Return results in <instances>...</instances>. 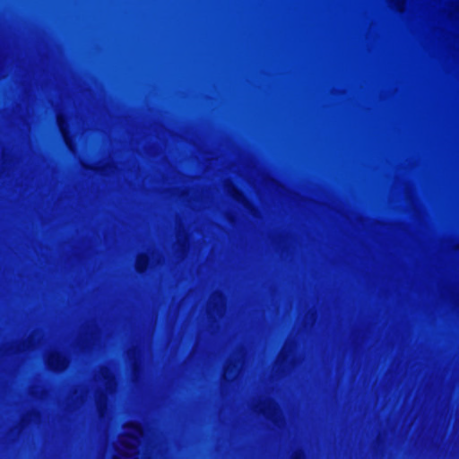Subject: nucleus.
<instances>
[{"label": "nucleus", "mask_w": 459, "mask_h": 459, "mask_svg": "<svg viewBox=\"0 0 459 459\" xmlns=\"http://www.w3.org/2000/svg\"><path fill=\"white\" fill-rule=\"evenodd\" d=\"M58 125H59V127L61 129V132L63 133V135L65 136V130L63 129V122H62L61 119L58 120Z\"/></svg>", "instance_id": "nucleus-4"}, {"label": "nucleus", "mask_w": 459, "mask_h": 459, "mask_svg": "<svg viewBox=\"0 0 459 459\" xmlns=\"http://www.w3.org/2000/svg\"><path fill=\"white\" fill-rule=\"evenodd\" d=\"M66 359L61 353L51 355L48 358V365L54 371H59L65 366Z\"/></svg>", "instance_id": "nucleus-1"}, {"label": "nucleus", "mask_w": 459, "mask_h": 459, "mask_svg": "<svg viewBox=\"0 0 459 459\" xmlns=\"http://www.w3.org/2000/svg\"><path fill=\"white\" fill-rule=\"evenodd\" d=\"M233 197L236 200H240L241 198H244V195L239 190H235L234 193H233Z\"/></svg>", "instance_id": "nucleus-3"}, {"label": "nucleus", "mask_w": 459, "mask_h": 459, "mask_svg": "<svg viewBox=\"0 0 459 459\" xmlns=\"http://www.w3.org/2000/svg\"><path fill=\"white\" fill-rule=\"evenodd\" d=\"M150 268V258L148 255H141L136 261V270L144 273Z\"/></svg>", "instance_id": "nucleus-2"}, {"label": "nucleus", "mask_w": 459, "mask_h": 459, "mask_svg": "<svg viewBox=\"0 0 459 459\" xmlns=\"http://www.w3.org/2000/svg\"><path fill=\"white\" fill-rule=\"evenodd\" d=\"M293 459H303V457L300 455H297L293 457Z\"/></svg>", "instance_id": "nucleus-5"}]
</instances>
